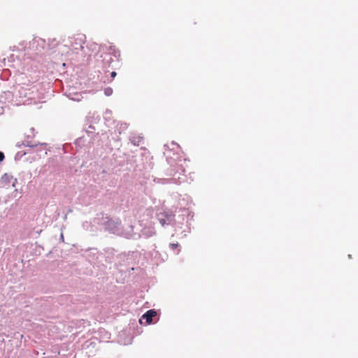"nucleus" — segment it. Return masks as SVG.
<instances>
[{
  "label": "nucleus",
  "mask_w": 358,
  "mask_h": 358,
  "mask_svg": "<svg viewBox=\"0 0 358 358\" xmlns=\"http://www.w3.org/2000/svg\"><path fill=\"white\" fill-rule=\"evenodd\" d=\"M157 315L156 311L154 310H150L147 311L143 316L146 320L148 324H150L152 321V317Z\"/></svg>",
  "instance_id": "obj_1"
},
{
  "label": "nucleus",
  "mask_w": 358,
  "mask_h": 358,
  "mask_svg": "<svg viewBox=\"0 0 358 358\" xmlns=\"http://www.w3.org/2000/svg\"><path fill=\"white\" fill-rule=\"evenodd\" d=\"M113 92V90L111 88L108 87L105 90V94L107 96H110Z\"/></svg>",
  "instance_id": "obj_2"
},
{
  "label": "nucleus",
  "mask_w": 358,
  "mask_h": 358,
  "mask_svg": "<svg viewBox=\"0 0 358 358\" xmlns=\"http://www.w3.org/2000/svg\"><path fill=\"white\" fill-rule=\"evenodd\" d=\"M170 246L171 247L172 249H175L178 246V243H171L170 245Z\"/></svg>",
  "instance_id": "obj_3"
},
{
  "label": "nucleus",
  "mask_w": 358,
  "mask_h": 358,
  "mask_svg": "<svg viewBox=\"0 0 358 358\" xmlns=\"http://www.w3.org/2000/svg\"><path fill=\"white\" fill-rule=\"evenodd\" d=\"M4 159V155L3 152H0V162L3 161Z\"/></svg>",
  "instance_id": "obj_4"
},
{
  "label": "nucleus",
  "mask_w": 358,
  "mask_h": 358,
  "mask_svg": "<svg viewBox=\"0 0 358 358\" xmlns=\"http://www.w3.org/2000/svg\"><path fill=\"white\" fill-rule=\"evenodd\" d=\"M116 75H117V74H116V72L113 71V72L111 73V77H112V78H114L116 76Z\"/></svg>",
  "instance_id": "obj_5"
},
{
  "label": "nucleus",
  "mask_w": 358,
  "mask_h": 358,
  "mask_svg": "<svg viewBox=\"0 0 358 358\" xmlns=\"http://www.w3.org/2000/svg\"><path fill=\"white\" fill-rule=\"evenodd\" d=\"M159 222L162 224V225H164L166 223L165 220H159Z\"/></svg>",
  "instance_id": "obj_6"
}]
</instances>
